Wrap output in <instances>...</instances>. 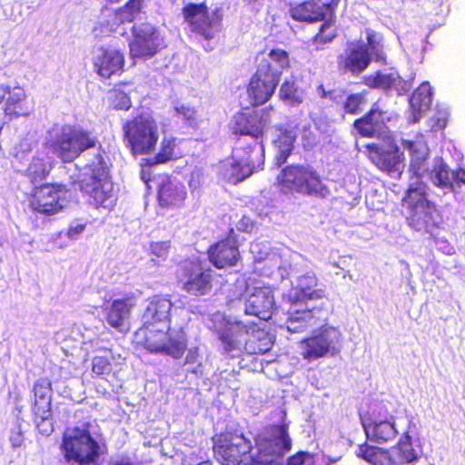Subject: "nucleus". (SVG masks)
<instances>
[{
	"label": "nucleus",
	"instance_id": "nucleus-49",
	"mask_svg": "<svg viewBox=\"0 0 465 465\" xmlns=\"http://www.w3.org/2000/svg\"><path fill=\"white\" fill-rule=\"evenodd\" d=\"M111 362L104 356H96L93 359V371L96 375H106L111 372Z\"/></svg>",
	"mask_w": 465,
	"mask_h": 465
},
{
	"label": "nucleus",
	"instance_id": "nucleus-52",
	"mask_svg": "<svg viewBox=\"0 0 465 465\" xmlns=\"http://www.w3.org/2000/svg\"><path fill=\"white\" fill-rule=\"evenodd\" d=\"M448 112L446 110L439 111L429 121V124L432 130H441L445 128L448 120Z\"/></svg>",
	"mask_w": 465,
	"mask_h": 465
},
{
	"label": "nucleus",
	"instance_id": "nucleus-62",
	"mask_svg": "<svg viewBox=\"0 0 465 465\" xmlns=\"http://www.w3.org/2000/svg\"><path fill=\"white\" fill-rule=\"evenodd\" d=\"M109 465H139L129 456H118L110 460Z\"/></svg>",
	"mask_w": 465,
	"mask_h": 465
},
{
	"label": "nucleus",
	"instance_id": "nucleus-18",
	"mask_svg": "<svg viewBox=\"0 0 465 465\" xmlns=\"http://www.w3.org/2000/svg\"><path fill=\"white\" fill-rule=\"evenodd\" d=\"M134 40L130 42V54L133 58L149 59L165 47L164 38L159 29L149 23L132 27Z\"/></svg>",
	"mask_w": 465,
	"mask_h": 465
},
{
	"label": "nucleus",
	"instance_id": "nucleus-33",
	"mask_svg": "<svg viewBox=\"0 0 465 465\" xmlns=\"http://www.w3.org/2000/svg\"><path fill=\"white\" fill-rule=\"evenodd\" d=\"M5 114L9 118L26 116L31 112V107L26 102L25 91L18 86L9 85V92L5 99Z\"/></svg>",
	"mask_w": 465,
	"mask_h": 465
},
{
	"label": "nucleus",
	"instance_id": "nucleus-6",
	"mask_svg": "<svg viewBox=\"0 0 465 465\" xmlns=\"http://www.w3.org/2000/svg\"><path fill=\"white\" fill-rule=\"evenodd\" d=\"M134 341L151 353L181 358L186 349V340L182 331L163 329L157 325H143L134 333Z\"/></svg>",
	"mask_w": 465,
	"mask_h": 465
},
{
	"label": "nucleus",
	"instance_id": "nucleus-34",
	"mask_svg": "<svg viewBox=\"0 0 465 465\" xmlns=\"http://www.w3.org/2000/svg\"><path fill=\"white\" fill-rule=\"evenodd\" d=\"M134 303L131 299L114 300L107 311L108 324L119 331L128 329V319Z\"/></svg>",
	"mask_w": 465,
	"mask_h": 465
},
{
	"label": "nucleus",
	"instance_id": "nucleus-38",
	"mask_svg": "<svg viewBox=\"0 0 465 465\" xmlns=\"http://www.w3.org/2000/svg\"><path fill=\"white\" fill-rule=\"evenodd\" d=\"M34 411L48 413L51 411V382L46 378L39 379L34 385Z\"/></svg>",
	"mask_w": 465,
	"mask_h": 465
},
{
	"label": "nucleus",
	"instance_id": "nucleus-9",
	"mask_svg": "<svg viewBox=\"0 0 465 465\" xmlns=\"http://www.w3.org/2000/svg\"><path fill=\"white\" fill-rule=\"evenodd\" d=\"M234 295L237 299L243 301L244 312L247 315H253L260 320L267 321L272 317L275 309L273 291L270 286L260 282H246L238 279L235 283Z\"/></svg>",
	"mask_w": 465,
	"mask_h": 465
},
{
	"label": "nucleus",
	"instance_id": "nucleus-50",
	"mask_svg": "<svg viewBox=\"0 0 465 465\" xmlns=\"http://www.w3.org/2000/svg\"><path fill=\"white\" fill-rule=\"evenodd\" d=\"M363 101L364 95L362 94H351L346 99L344 109L347 113L357 114Z\"/></svg>",
	"mask_w": 465,
	"mask_h": 465
},
{
	"label": "nucleus",
	"instance_id": "nucleus-12",
	"mask_svg": "<svg viewBox=\"0 0 465 465\" xmlns=\"http://www.w3.org/2000/svg\"><path fill=\"white\" fill-rule=\"evenodd\" d=\"M278 179L283 188L292 192L322 198L330 194L320 175L309 165H289Z\"/></svg>",
	"mask_w": 465,
	"mask_h": 465
},
{
	"label": "nucleus",
	"instance_id": "nucleus-28",
	"mask_svg": "<svg viewBox=\"0 0 465 465\" xmlns=\"http://www.w3.org/2000/svg\"><path fill=\"white\" fill-rule=\"evenodd\" d=\"M257 71L267 76H272L279 83L284 68L289 66L288 54L282 49H272L267 54H261L258 58Z\"/></svg>",
	"mask_w": 465,
	"mask_h": 465
},
{
	"label": "nucleus",
	"instance_id": "nucleus-46",
	"mask_svg": "<svg viewBox=\"0 0 465 465\" xmlns=\"http://www.w3.org/2000/svg\"><path fill=\"white\" fill-rule=\"evenodd\" d=\"M324 23L322 25L320 32L313 38V45L316 50L323 48L324 45L332 41L335 37V29L331 19H323Z\"/></svg>",
	"mask_w": 465,
	"mask_h": 465
},
{
	"label": "nucleus",
	"instance_id": "nucleus-3",
	"mask_svg": "<svg viewBox=\"0 0 465 465\" xmlns=\"http://www.w3.org/2000/svg\"><path fill=\"white\" fill-rule=\"evenodd\" d=\"M427 191L428 186L422 181L415 179L410 182L402 198V207L411 228L434 235L442 223V217L434 203L429 201Z\"/></svg>",
	"mask_w": 465,
	"mask_h": 465
},
{
	"label": "nucleus",
	"instance_id": "nucleus-8",
	"mask_svg": "<svg viewBox=\"0 0 465 465\" xmlns=\"http://www.w3.org/2000/svg\"><path fill=\"white\" fill-rule=\"evenodd\" d=\"M291 448L287 424L264 428L255 438V461L262 465H280L282 458Z\"/></svg>",
	"mask_w": 465,
	"mask_h": 465
},
{
	"label": "nucleus",
	"instance_id": "nucleus-17",
	"mask_svg": "<svg viewBox=\"0 0 465 465\" xmlns=\"http://www.w3.org/2000/svg\"><path fill=\"white\" fill-rule=\"evenodd\" d=\"M341 333L334 327H323L300 344L301 354L308 361L337 355L341 350Z\"/></svg>",
	"mask_w": 465,
	"mask_h": 465
},
{
	"label": "nucleus",
	"instance_id": "nucleus-1",
	"mask_svg": "<svg viewBox=\"0 0 465 465\" xmlns=\"http://www.w3.org/2000/svg\"><path fill=\"white\" fill-rule=\"evenodd\" d=\"M213 328L218 335L222 349L234 357L242 349L251 354H263L272 347L271 337L256 324L226 318L216 313L212 318Z\"/></svg>",
	"mask_w": 465,
	"mask_h": 465
},
{
	"label": "nucleus",
	"instance_id": "nucleus-24",
	"mask_svg": "<svg viewBox=\"0 0 465 465\" xmlns=\"http://www.w3.org/2000/svg\"><path fill=\"white\" fill-rule=\"evenodd\" d=\"M187 192L175 177L161 176L157 183V199L161 207L178 208L183 204Z\"/></svg>",
	"mask_w": 465,
	"mask_h": 465
},
{
	"label": "nucleus",
	"instance_id": "nucleus-60",
	"mask_svg": "<svg viewBox=\"0 0 465 465\" xmlns=\"http://www.w3.org/2000/svg\"><path fill=\"white\" fill-rule=\"evenodd\" d=\"M84 224L72 223L68 229L67 235L71 239H76L84 232Z\"/></svg>",
	"mask_w": 465,
	"mask_h": 465
},
{
	"label": "nucleus",
	"instance_id": "nucleus-2",
	"mask_svg": "<svg viewBox=\"0 0 465 465\" xmlns=\"http://www.w3.org/2000/svg\"><path fill=\"white\" fill-rule=\"evenodd\" d=\"M401 146L411 157V182L415 179L421 181V177L427 176L442 194L455 192L453 170L440 157L434 158L431 163H428L430 150L422 135L414 141L402 139Z\"/></svg>",
	"mask_w": 465,
	"mask_h": 465
},
{
	"label": "nucleus",
	"instance_id": "nucleus-23",
	"mask_svg": "<svg viewBox=\"0 0 465 465\" xmlns=\"http://www.w3.org/2000/svg\"><path fill=\"white\" fill-rule=\"evenodd\" d=\"M392 121L393 117L388 112L373 108L366 115L356 120L354 127L362 136L386 137L390 129L389 124Z\"/></svg>",
	"mask_w": 465,
	"mask_h": 465
},
{
	"label": "nucleus",
	"instance_id": "nucleus-54",
	"mask_svg": "<svg viewBox=\"0 0 465 465\" xmlns=\"http://www.w3.org/2000/svg\"><path fill=\"white\" fill-rule=\"evenodd\" d=\"M341 0H331L330 3L319 0V6L322 8L324 19L332 20L334 10L339 5Z\"/></svg>",
	"mask_w": 465,
	"mask_h": 465
},
{
	"label": "nucleus",
	"instance_id": "nucleus-26",
	"mask_svg": "<svg viewBox=\"0 0 465 465\" xmlns=\"http://www.w3.org/2000/svg\"><path fill=\"white\" fill-rule=\"evenodd\" d=\"M317 286V278L314 273L307 272L297 278L296 287L293 292L290 293L289 301L296 302H304L312 304V302L328 301L325 299V291L322 288H315Z\"/></svg>",
	"mask_w": 465,
	"mask_h": 465
},
{
	"label": "nucleus",
	"instance_id": "nucleus-5",
	"mask_svg": "<svg viewBox=\"0 0 465 465\" xmlns=\"http://www.w3.org/2000/svg\"><path fill=\"white\" fill-rule=\"evenodd\" d=\"M252 143V152L247 151L244 146H236L232 156L220 163L218 173L223 180L236 184L251 176L263 164V144L253 140Z\"/></svg>",
	"mask_w": 465,
	"mask_h": 465
},
{
	"label": "nucleus",
	"instance_id": "nucleus-11",
	"mask_svg": "<svg viewBox=\"0 0 465 465\" xmlns=\"http://www.w3.org/2000/svg\"><path fill=\"white\" fill-rule=\"evenodd\" d=\"M66 465H88L99 457L100 446L85 429H68L61 445Z\"/></svg>",
	"mask_w": 465,
	"mask_h": 465
},
{
	"label": "nucleus",
	"instance_id": "nucleus-41",
	"mask_svg": "<svg viewBox=\"0 0 465 465\" xmlns=\"http://www.w3.org/2000/svg\"><path fill=\"white\" fill-rule=\"evenodd\" d=\"M365 33L367 40L365 45L371 56L376 62L385 63L386 56L383 50V36L381 34L371 29H367Z\"/></svg>",
	"mask_w": 465,
	"mask_h": 465
},
{
	"label": "nucleus",
	"instance_id": "nucleus-43",
	"mask_svg": "<svg viewBox=\"0 0 465 465\" xmlns=\"http://www.w3.org/2000/svg\"><path fill=\"white\" fill-rule=\"evenodd\" d=\"M133 86L123 84L114 88L110 94L111 104L117 110H128L132 106L131 93Z\"/></svg>",
	"mask_w": 465,
	"mask_h": 465
},
{
	"label": "nucleus",
	"instance_id": "nucleus-36",
	"mask_svg": "<svg viewBox=\"0 0 465 465\" xmlns=\"http://www.w3.org/2000/svg\"><path fill=\"white\" fill-rule=\"evenodd\" d=\"M53 168V160L45 153H39L31 160L25 173L32 183L45 180Z\"/></svg>",
	"mask_w": 465,
	"mask_h": 465
},
{
	"label": "nucleus",
	"instance_id": "nucleus-15",
	"mask_svg": "<svg viewBox=\"0 0 465 465\" xmlns=\"http://www.w3.org/2000/svg\"><path fill=\"white\" fill-rule=\"evenodd\" d=\"M270 123V111L267 109L253 110L236 114L232 122L231 129L233 134L243 135L237 146H244L247 151L252 152V141L262 143V134Z\"/></svg>",
	"mask_w": 465,
	"mask_h": 465
},
{
	"label": "nucleus",
	"instance_id": "nucleus-14",
	"mask_svg": "<svg viewBox=\"0 0 465 465\" xmlns=\"http://www.w3.org/2000/svg\"><path fill=\"white\" fill-rule=\"evenodd\" d=\"M183 16L189 29L206 40L214 38L222 30L220 10H209L203 3L186 5L183 8Z\"/></svg>",
	"mask_w": 465,
	"mask_h": 465
},
{
	"label": "nucleus",
	"instance_id": "nucleus-4",
	"mask_svg": "<svg viewBox=\"0 0 465 465\" xmlns=\"http://www.w3.org/2000/svg\"><path fill=\"white\" fill-rule=\"evenodd\" d=\"M96 143V138L89 132L69 124L54 125L45 137L46 148L64 163L73 162Z\"/></svg>",
	"mask_w": 465,
	"mask_h": 465
},
{
	"label": "nucleus",
	"instance_id": "nucleus-61",
	"mask_svg": "<svg viewBox=\"0 0 465 465\" xmlns=\"http://www.w3.org/2000/svg\"><path fill=\"white\" fill-rule=\"evenodd\" d=\"M437 246L440 251H441L444 254L452 255L455 253V248L451 244H450L447 241L442 239L437 240Z\"/></svg>",
	"mask_w": 465,
	"mask_h": 465
},
{
	"label": "nucleus",
	"instance_id": "nucleus-44",
	"mask_svg": "<svg viewBox=\"0 0 465 465\" xmlns=\"http://www.w3.org/2000/svg\"><path fill=\"white\" fill-rule=\"evenodd\" d=\"M280 96L290 105H298L303 101V92L293 80H285L280 89Z\"/></svg>",
	"mask_w": 465,
	"mask_h": 465
},
{
	"label": "nucleus",
	"instance_id": "nucleus-20",
	"mask_svg": "<svg viewBox=\"0 0 465 465\" xmlns=\"http://www.w3.org/2000/svg\"><path fill=\"white\" fill-rule=\"evenodd\" d=\"M369 158L380 170L386 172L391 178L401 177L404 168V156L399 147L391 145L388 148L376 143L367 145Z\"/></svg>",
	"mask_w": 465,
	"mask_h": 465
},
{
	"label": "nucleus",
	"instance_id": "nucleus-27",
	"mask_svg": "<svg viewBox=\"0 0 465 465\" xmlns=\"http://www.w3.org/2000/svg\"><path fill=\"white\" fill-rule=\"evenodd\" d=\"M172 302L161 296H153L148 300L146 308L142 315L143 325H157L168 329Z\"/></svg>",
	"mask_w": 465,
	"mask_h": 465
},
{
	"label": "nucleus",
	"instance_id": "nucleus-59",
	"mask_svg": "<svg viewBox=\"0 0 465 465\" xmlns=\"http://www.w3.org/2000/svg\"><path fill=\"white\" fill-rule=\"evenodd\" d=\"M399 94H406L411 88V83L404 81L398 75V81L393 84V87Z\"/></svg>",
	"mask_w": 465,
	"mask_h": 465
},
{
	"label": "nucleus",
	"instance_id": "nucleus-47",
	"mask_svg": "<svg viewBox=\"0 0 465 465\" xmlns=\"http://www.w3.org/2000/svg\"><path fill=\"white\" fill-rule=\"evenodd\" d=\"M251 252L254 255V259L256 262H273V265H272V273L273 272V269H277L279 274L282 277L283 276V273L282 272V271H284V269L279 265V260L280 258L274 254V253H272V254H269V253H265V256H263L261 252V244L260 243H252L251 244Z\"/></svg>",
	"mask_w": 465,
	"mask_h": 465
},
{
	"label": "nucleus",
	"instance_id": "nucleus-7",
	"mask_svg": "<svg viewBox=\"0 0 465 465\" xmlns=\"http://www.w3.org/2000/svg\"><path fill=\"white\" fill-rule=\"evenodd\" d=\"M90 169L91 173H85L79 182L81 191L89 195L96 207L112 209L116 203V196L106 163L101 154L95 157Z\"/></svg>",
	"mask_w": 465,
	"mask_h": 465
},
{
	"label": "nucleus",
	"instance_id": "nucleus-29",
	"mask_svg": "<svg viewBox=\"0 0 465 465\" xmlns=\"http://www.w3.org/2000/svg\"><path fill=\"white\" fill-rule=\"evenodd\" d=\"M256 71L248 87V95L252 105H260L267 102L273 94L278 82Z\"/></svg>",
	"mask_w": 465,
	"mask_h": 465
},
{
	"label": "nucleus",
	"instance_id": "nucleus-45",
	"mask_svg": "<svg viewBox=\"0 0 465 465\" xmlns=\"http://www.w3.org/2000/svg\"><path fill=\"white\" fill-rule=\"evenodd\" d=\"M397 73H377L366 79V84L371 88L390 89L398 81Z\"/></svg>",
	"mask_w": 465,
	"mask_h": 465
},
{
	"label": "nucleus",
	"instance_id": "nucleus-35",
	"mask_svg": "<svg viewBox=\"0 0 465 465\" xmlns=\"http://www.w3.org/2000/svg\"><path fill=\"white\" fill-rule=\"evenodd\" d=\"M431 94V88L428 82H423L415 90L410 98V106L411 109V122L417 123L421 117L422 113L430 108Z\"/></svg>",
	"mask_w": 465,
	"mask_h": 465
},
{
	"label": "nucleus",
	"instance_id": "nucleus-55",
	"mask_svg": "<svg viewBox=\"0 0 465 465\" xmlns=\"http://www.w3.org/2000/svg\"><path fill=\"white\" fill-rule=\"evenodd\" d=\"M203 180V173L202 169L196 168L191 173V178L189 180V185L192 189L198 188Z\"/></svg>",
	"mask_w": 465,
	"mask_h": 465
},
{
	"label": "nucleus",
	"instance_id": "nucleus-64",
	"mask_svg": "<svg viewBox=\"0 0 465 465\" xmlns=\"http://www.w3.org/2000/svg\"><path fill=\"white\" fill-rule=\"evenodd\" d=\"M199 361V353L197 348H192L188 351L186 358H185V364H194L198 363Z\"/></svg>",
	"mask_w": 465,
	"mask_h": 465
},
{
	"label": "nucleus",
	"instance_id": "nucleus-56",
	"mask_svg": "<svg viewBox=\"0 0 465 465\" xmlns=\"http://www.w3.org/2000/svg\"><path fill=\"white\" fill-rule=\"evenodd\" d=\"M32 143L29 139L22 140L19 144L15 148V157L18 159H23L25 153L31 151Z\"/></svg>",
	"mask_w": 465,
	"mask_h": 465
},
{
	"label": "nucleus",
	"instance_id": "nucleus-31",
	"mask_svg": "<svg viewBox=\"0 0 465 465\" xmlns=\"http://www.w3.org/2000/svg\"><path fill=\"white\" fill-rule=\"evenodd\" d=\"M297 137L294 127L275 128L272 144L275 150V161L278 166L283 164L293 149V143Z\"/></svg>",
	"mask_w": 465,
	"mask_h": 465
},
{
	"label": "nucleus",
	"instance_id": "nucleus-40",
	"mask_svg": "<svg viewBox=\"0 0 465 465\" xmlns=\"http://www.w3.org/2000/svg\"><path fill=\"white\" fill-rule=\"evenodd\" d=\"M143 5V0H128L123 6L114 12V23L111 25L110 31L115 30L114 26L122 23H131L140 15Z\"/></svg>",
	"mask_w": 465,
	"mask_h": 465
},
{
	"label": "nucleus",
	"instance_id": "nucleus-57",
	"mask_svg": "<svg viewBox=\"0 0 465 465\" xmlns=\"http://www.w3.org/2000/svg\"><path fill=\"white\" fill-rule=\"evenodd\" d=\"M10 442L14 448H18L23 444L24 437L20 427H15L11 430Z\"/></svg>",
	"mask_w": 465,
	"mask_h": 465
},
{
	"label": "nucleus",
	"instance_id": "nucleus-16",
	"mask_svg": "<svg viewBox=\"0 0 465 465\" xmlns=\"http://www.w3.org/2000/svg\"><path fill=\"white\" fill-rule=\"evenodd\" d=\"M290 303L284 326L291 333H301L322 324L330 313L328 301H322L317 305L306 302L304 309L300 308V302L290 301Z\"/></svg>",
	"mask_w": 465,
	"mask_h": 465
},
{
	"label": "nucleus",
	"instance_id": "nucleus-51",
	"mask_svg": "<svg viewBox=\"0 0 465 465\" xmlns=\"http://www.w3.org/2000/svg\"><path fill=\"white\" fill-rule=\"evenodd\" d=\"M170 244L168 242H158L151 244V253L159 258L161 261H165L169 254Z\"/></svg>",
	"mask_w": 465,
	"mask_h": 465
},
{
	"label": "nucleus",
	"instance_id": "nucleus-58",
	"mask_svg": "<svg viewBox=\"0 0 465 465\" xmlns=\"http://www.w3.org/2000/svg\"><path fill=\"white\" fill-rule=\"evenodd\" d=\"M174 109L178 115L182 116L187 120L193 119L195 114V111L193 108H192L190 106H186L184 104H177L174 107Z\"/></svg>",
	"mask_w": 465,
	"mask_h": 465
},
{
	"label": "nucleus",
	"instance_id": "nucleus-19",
	"mask_svg": "<svg viewBox=\"0 0 465 465\" xmlns=\"http://www.w3.org/2000/svg\"><path fill=\"white\" fill-rule=\"evenodd\" d=\"M68 191L64 185L46 183L36 187L32 195L31 206L36 213L54 215L68 204Z\"/></svg>",
	"mask_w": 465,
	"mask_h": 465
},
{
	"label": "nucleus",
	"instance_id": "nucleus-53",
	"mask_svg": "<svg viewBox=\"0 0 465 465\" xmlns=\"http://www.w3.org/2000/svg\"><path fill=\"white\" fill-rule=\"evenodd\" d=\"M287 465H314V459L307 452H299L288 460Z\"/></svg>",
	"mask_w": 465,
	"mask_h": 465
},
{
	"label": "nucleus",
	"instance_id": "nucleus-13",
	"mask_svg": "<svg viewBox=\"0 0 465 465\" xmlns=\"http://www.w3.org/2000/svg\"><path fill=\"white\" fill-rule=\"evenodd\" d=\"M252 447L242 434L225 432L213 438V453L224 465H246L255 460Z\"/></svg>",
	"mask_w": 465,
	"mask_h": 465
},
{
	"label": "nucleus",
	"instance_id": "nucleus-37",
	"mask_svg": "<svg viewBox=\"0 0 465 465\" xmlns=\"http://www.w3.org/2000/svg\"><path fill=\"white\" fill-rule=\"evenodd\" d=\"M319 0H310L290 9L291 16L301 22L312 23L324 19Z\"/></svg>",
	"mask_w": 465,
	"mask_h": 465
},
{
	"label": "nucleus",
	"instance_id": "nucleus-25",
	"mask_svg": "<svg viewBox=\"0 0 465 465\" xmlns=\"http://www.w3.org/2000/svg\"><path fill=\"white\" fill-rule=\"evenodd\" d=\"M96 73L104 79L123 72L124 65V54L115 49L98 47L93 57Z\"/></svg>",
	"mask_w": 465,
	"mask_h": 465
},
{
	"label": "nucleus",
	"instance_id": "nucleus-42",
	"mask_svg": "<svg viewBox=\"0 0 465 465\" xmlns=\"http://www.w3.org/2000/svg\"><path fill=\"white\" fill-rule=\"evenodd\" d=\"M175 140L173 137H163L161 142L159 152L147 160L149 165L167 163L176 157Z\"/></svg>",
	"mask_w": 465,
	"mask_h": 465
},
{
	"label": "nucleus",
	"instance_id": "nucleus-10",
	"mask_svg": "<svg viewBox=\"0 0 465 465\" xmlns=\"http://www.w3.org/2000/svg\"><path fill=\"white\" fill-rule=\"evenodd\" d=\"M124 142L134 155L151 153L159 140L156 121L149 114H142L123 125Z\"/></svg>",
	"mask_w": 465,
	"mask_h": 465
},
{
	"label": "nucleus",
	"instance_id": "nucleus-48",
	"mask_svg": "<svg viewBox=\"0 0 465 465\" xmlns=\"http://www.w3.org/2000/svg\"><path fill=\"white\" fill-rule=\"evenodd\" d=\"M36 416V426L43 435H50L53 432V424L49 420L50 412L43 413L41 411H34Z\"/></svg>",
	"mask_w": 465,
	"mask_h": 465
},
{
	"label": "nucleus",
	"instance_id": "nucleus-39",
	"mask_svg": "<svg viewBox=\"0 0 465 465\" xmlns=\"http://www.w3.org/2000/svg\"><path fill=\"white\" fill-rule=\"evenodd\" d=\"M394 455L403 465H409L418 458V453L413 448V440L411 431L408 430L401 437L397 447L393 450Z\"/></svg>",
	"mask_w": 465,
	"mask_h": 465
},
{
	"label": "nucleus",
	"instance_id": "nucleus-63",
	"mask_svg": "<svg viewBox=\"0 0 465 465\" xmlns=\"http://www.w3.org/2000/svg\"><path fill=\"white\" fill-rule=\"evenodd\" d=\"M83 345L84 346L85 351H89L90 349L93 351H96L100 349L99 340L96 337L87 339L85 336H84Z\"/></svg>",
	"mask_w": 465,
	"mask_h": 465
},
{
	"label": "nucleus",
	"instance_id": "nucleus-32",
	"mask_svg": "<svg viewBox=\"0 0 465 465\" xmlns=\"http://www.w3.org/2000/svg\"><path fill=\"white\" fill-rule=\"evenodd\" d=\"M371 59L365 44L357 43L347 47L343 64L346 70L353 74H358L368 67Z\"/></svg>",
	"mask_w": 465,
	"mask_h": 465
},
{
	"label": "nucleus",
	"instance_id": "nucleus-30",
	"mask_svg": "<svg viewBox=\"0 0 465 465\" xmlns=\"http://www.w3.org/2000/svg\"><path fill=\"white\" fill-rule=\"evenodd\" d=\"M239 256L238 248L231 240L219 242L209 250L210 262L219 269L235 265Z\"/></svg>",
	"mask_w": 465,
	"mask_h": 465
},
{
	"label": "nucleus",
	"instance_id": "nucleus-22",
	"mask_svg": "<svg viewBox=\"0 0 465 465\" xmlns=\"http://www.w3.org/2000/svg\"><path fill=\"white\" fill-rule=\"evenodd\" d=\"M179 282L187 293L194 296L205 295L212 288L210 272L192 262L184 265Z\"/></svg>",
	"mask_w": 465,
	"mask_h": 465
},
{
	"label": "nucleus",
	"instance_id": "nucleus-21",
	"mask_svg": "<svg viewBox=\"0 0 465 465\" xmlns=\"http://www.w3.org/2000/svg\"><path fill=\"white\" fill-rule=\"evenodd\" d=\"M368 439L379 444L390 442L398 435L394 418L387 411H374L368 420H362Z\"/></svg>",
	"mask_w": 465,
	"mask_h": 465
}]
</instances>
